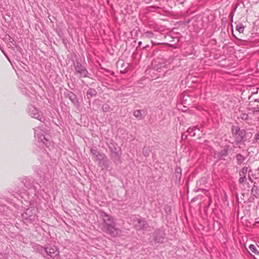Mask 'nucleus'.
<instances>
[{"mask_svg": "<svg viewBox=\"0 0 259 259\" xmlns=\"http://www.w3.org/2000/svg\"><path fill=\"white\" fill-rule=\"evenodd\" d=\"M102 216L103 218L102 230L114 237L120 236L122 231L115 227L116 220L105 213H103Z\"/></svg>", "mask_w": 259, "mask_h": 259, "instance_id": "obj_1", "label": "nucleus"}, {"mask_svg": "<svg viewBox=\"0 0 259 259\" xmlns=\"http://www.w3.org/2000/svg\"><path fill=\"white\" fill-rule=\"evenodd\" d=\"M40 253L44 256L45 254L53 259H58L59 256V252L55 246H49L46 247L41 246L39 249Z\"/></svg>", "mask_w": 259, "mask_h": 259, "instance_id": "obj_2", "label": "nucleus"}, {"mask_svg": "<svg viewBox=\"0 0 259 259\" xmlns=\"http://www.w3.org/2000/svg\"><path fill=\"white\" fill-rule=\"evenodd\" d=\"M34 137L37 139L38 142L42 143L47 147L51 145V141L49 139V136L45 135V132L39 128L34 129Z\"/></svg>", "mask_w": 259, "mask_h": 259, "instance_id": "obj_3", "label": "nucleus"}, {"mask_svg": "<svg viewBox=\"0 0 259 259\" xmlns=\"http://www.w3.org/2000/svg\"><path fill=\"white\" fill-rule=\"evenodd\" d=\"M75 73L79 77H85L89 76V72L85 67L82 66L80 63L76 62L74 65Z\"/></svg>", "mask_w": 259, "mask_h": 259, "instance_id": "obj_4", "label": "nucleus"}, {"mask_svg": "<svg viewBox=\"0 0 259 259\" xmlns=\"http://www.w3.org/2000/svg\"><path fill=\"white\" fill-rule=\"evenodd\" d=\"M232 133L235 136V141L237 143H240L245 135V131L240 130L238 126H233L232 127Z\"/></svg>", "mask_w": 259, "mask_h": 259, "instance_id": "obj_5", "label": "nucleus"}, {"mask_svg": "<svg viewBox=\"0 0 259 259\" xmlns=\"http://www.w3.org/2000/svg\"><path fill=\"white\" fill-rule=\"evenodd\" d=\"M29 113L30 115L34 118H36L39 121H42L44 117H42L41 112L36 109L34 107L31 106L29 108Z\"/></svg>", "mask_w": 259, "mask_h": 259, "instance_id": "obj_6", "label": "nucleus"}, {"mask_svg": "<svg viewBox=\"0 0 259 259\" xmlns=\"http://www.w3.org/2000/svg\"><path fill=\"white\" fill-rule=\"evenodd\" d=\"M34 212H35V210ZM22 216L24 219L29 221L31 223H33L37 220L35 212H32V210L29 209H27L26 212L23 214Z\"/></svg>", "mask_w": 259, "mask_h": 259, "instance_id": "obj_7", "label": "nucleus"}, {"mask_svg": "<svg viewBox=\"0 0 259 259\" xmlns=\"http://www.w3.org/2000/svg\"><path fill=\"white\" fill-rule=\"evenodd\" d=\"M135 227L137 230H145L147 228V224L145 221L139 220L135 224Z\"/></svg>", "mask_w": 259, "mask_h": 259, "instance_id": "obj_8", "label": "nucleus"}, {"mask_svg": "<svg viewBox=\"0 0 259 259\" xmlns=\"http://www.w3.org/2000/svg\"><path fill=\"white\" fill-rule=\"evenodd\" d=\"M228 154V149H224L221 151H217L215 153V155H216L218 157H222L225 156H226Z\"/></svg>", "mask_w": 259, "mask_h": 259, "instance_id": "obj_9", "label": "nucleus"}, {"mask_svg": "<svg viewBox=\"0 0 259 259\" xmlns=\"http://www.w3.org/2000/svg\"><path fill=\"white\" fill-rule=\"evenodd\" d=\"M196 130L199 131V129L198 128L197 126H195L193 127H189L187 130V132L192 136H195L196 135L195 132V131Z\"/></svg>", "mask_w": 259, "mask_h": 259, "instance_id": "obj_10", "label": "nucleus"}, {"mask_svg": "<svg viewBox=\"0 0 259 259\" xmlns=\"http://www.w3.org/2000/svg\"><path fill=\"white\" fill-rule=\"evenodd\" d=\"M105 156H106L105 154L99 152L97 154L93 157V158L95 161H98L99 162L101 160H103Z\"/></svg>", "mask_w": 259, "mask_h": 259, "instance_id": "obj_11", "label": "nucleus"}, {"mask_svg": "<svg viewBox=\"0 0 259 259\" xmlns=\"http://www.w3.org/2000/svg\"><path fill=\"white\" fill-rule=\"evenodd\" d=\"M99 164L101 166H103L104 167H107L109 165V160L107 159V158L105 156L103 160H102L99 162Z\"/></svg>", "mask_w": 259, "mask_h": 259, "instance_id": "obj_12", "label": "nucleus"}, {"mask_svg": "<svg viewBox=\"0 0 259 259\" xmlns=\"http://www.w3.org/2000/svg\"><path fill=\"white\" fill-rule=\"evenodd\" d=\"M134 115L135 117L138 118L139 119H143L144 118L142 114V111L140 110H137L134 112Z\"/></svg>", "mask_w": 259, "mask_h": 259, "instance_id": "obj_13", "label": "nucleus"}, {"mask_svg": "<svg viewBox=\"0 0 259 259\" xmlns=\"http://www.w3.org/2000/svg\"><path fill=\"white\" fill-rule=\"evenodd\" d=\"M236 159L237 163L240 165L244 161L245 158L241 154H238L236 155Z\"/></svg>", "mask_w": 259, "mask_h": 259, "instance_id": "obj_14", "label": "nucleus"}, {"mask_svg": "<svg viewBox=\"0 0 259 259\" xmlns=\"http://www.w3.org/2000/svg\"><path fill=\"white\" fill-rule=\"evenodd\" d=\"M118 65H121V68L122 69L120 70V72L122 73H124L126 72V66H128V64H124V63L122 62V61H119L118 62Z\"/></svg>", "mask_w": 259, "mask_h": 259, "instance_id": "obj_15", "label": "nucleus"}, {"mask_svg": "<svg viewBox=\"0 0 259 259\" xmlns=\"http://www.w3.org/2000/svg\"><path fill=\"white\" fill-rule=\"evenodd\" d=\"M97 94V92L95 89L90 88L87 92V95L90 96V97H93L96 96Z\"/></svg>", "mask_w": 259, "mask_h": 259, "instance_id": "obj_16", "label": "nucleus"}, {"mask_svg": "<svg viewBox=\"0 0 259 259\" xmlns=\"http://www.w3.org/2000/svg\"><path fill=\"white\" fill-rule=\"evenodd\" d=\"M158 234V232H156V236H155V242H157V243L162 242L163 241V236H162L163 233H161V234H160V236H157V235Z\"/></svg>", "mask_w": 259, "mask_h": 259, "instance_id": "obj_17", "label": "nucleus"}, {"mask_svg": "<svg viewBox=\"0 0 259 259\" xmlns=\"http://www.w3.org/2000/svg\"><path fill=\"white\" fill-rule=\"evenodd\" d=\"M244 27L241 24H239L237 25L236 26V30L239 32V33H242L244 31Z\"/></svg>", "mask_w": 259, "mask_h": 259, "instance_id": "obj_18", "label": "nucleus"}, {"mask_svg": "<svg viewBox=\"0 0 259 259\" xmlns=\"http://www.w3.org/2000/svg\"><path fill=\"white\" fill-rule=\"evenodd\" d=\"M69 99L74 104H76L77 102L75 95L72 93L69 95Z\"/></svg>", "mask_w": 259, "mask_h": 259, "instance_id": "obj_19", "label": "nucleus"}, {"mask_svg": "<svg viewBox=\"0 0 259 259\" xmlns=\"http://www.w3.org/2000/svg\"><path fill=\"white\" fill-rule=\"evenodd\" d=\"M248 170V167H244L242 168L240 172V176H246V174Z\"/></svg>", "mask_w": 259, "mask_h": 259, "instance_id": "obj_20", "label": "nucleus"}, {"mask_svg": "<svg viewBox=\"0 0 259 259\" xmlns=\"http://www.w3.org/2000/svg\"><path fill=\"white\" fill-rule=\"evenodd\" d=\"M249 248L253 253H254L255 254H258V252L257 250L256 249V247L255 246V245H254L253 244H251V245H249Z\"/></svg>", "mask_w": 259, "mask_h": 259, "instance_id": "obj_21", "label": "nucleus"}, {"mask_svg": "<svg viewBox=\"0 0 259 259\" xmlns=\"http://www.w3.org/2000/svg\"><path fill=\"white\" fill-rule=\"evenodd\" d=\"M149 153H150V150L148 148L145 147L144 148H143V154L145 156H148L149 155Z\"/></svg>", "mask_w": 259, "mask_h": 259, "instance_id": "obj_22", "label": "nucleus"}, {"mask_svg": "<svg viewBox=\"0 0 259 259\" xmlns=\"http://www.w3.org/2000/svg\"><path fill=\"white\" fill-rule=\"evenodd\" d=\"M145 37L147 38H152L153 36V33L151 31H146L144 34Z\"/></svg>", "mask_w": 259, "mask_h": 259, "instance_id": "obj_23", "label": "nucleus"}, {"mask_svg": "<svg viewBox=\"0 0 259 259\" xmlns=\"http://www.w3.org/2000/svg\"><path fill=\"white\" fill-rule=\"evenodd\" d=\"M246 180V176H240V178L239 180V182L240 183H242L244 182V181Z\"/></svg>", "mask_w": 259, "mask_h": 259, "instance_id": "obj_24", "label": "nucleus"}, {"mask_svg": "<svg viewBox=\"0 0 259 259\" xmlns=\"http://www.w3.org/2000/svg\"><path fill=\"white\" fill-rule=\"evenodd\" d=\"M248 117V116L247 114L243 113V114H242L241 115V118L244 120L247 119Z\"/></svg>", "mask_w": 259, "mask_h": 259, "instance_id": "obj_25", "label": "nucleus"}, {"mask_svg": "<svg viewBox=\"0 0 259 259\" xmlns=\"http://www.w3.org/2000/svg\"><path fill=\"white\" fill-rule=\"evenodd\" d=\"M91 152L93 154V157L95 156L96 154H97L99 152L95 149H92L91 150Z\"/></svg>", "mask_w": 259, "mask_h": 259, "instance_id": "obj_26", "label": "nucleus"}, {"mask_svg": "<svg viewBox=\"0 0 259 259\" xmlns=\"http://www.w3.org/2000/svg\"><path fill=\"white\" fill-rule=\"evenodd\" d=\"M103 108L104 110H107L108 109V106L107 105H104L103 106Z\"/></svg>", "mask_w": 259, "mask_h": 259, "instance_id": "obj_27", "label": "nucleus"}, {"mask_svg": "<svg viewBox=\"0 0 259 259\" xmlns=\"http://www.w3.org/2000/svg\"><path fill=\"white\" fill-rule=\"evenodd\" d=\"M256 111L257 112L259 111V106H258V105H257V106Z\"/></svg>", "mask_w": 259, "mask_h": 259, "instance_id": "obj_28", "label": "nucleus"}, {"mask_svg": "<svg viewBox=\"0 0 259 259\" xmlns=\"http://www.w3.org/2000/svg\"><path fill=\"white\" fill-rule=\"evenodd\" d=\"M256 140H259V134L256 136Z\"/></svg>", "mask_w": 259, "mask_h": 259, "instance_id": "obj_29", "label": "nucleus"}, {"mask_svg": "<svg viewBox=\"0 0 259 259\" xmlns=\"http://www.w3.org/2000/svg\"><path fill=\"white\" fill-rule=\"evenodd\" d=\"M254 101L255 102H258L259 100H258V99H254Z\"/></svg>", "mask_w": 259, "mask_h": 259, "instance_id": "obj_30", "label": "nucleus"}, {"mask_svg": "<svg viewBox=\"0 0 259 259\" xmlns=\"http://www.w3.org/2000/svg\"><path fill=\"white\" fill-rule=\"evenodd\" d=\"M254 189V188H252L251 191H253V190Z\"/></svg>", "mask_w": 259, "mask_h": 259, "instance_id": "obj_31", "label": "nucleus"}, {"mask_svg": "<svg viewBox=\"0 0 259 259\" xmlns=\"http://www.w3.org/2000/svg\"><path fill=\"white\" fill-rule=\"evenodd\" d=\"M254 189V188H252L251 191H253V190Z\"/></svg>", "mask_w": 259, "mask_h": 259, "instance_id": "obj_32", "label": "nucleus"}, {"mask_svg": "<svg viewBox=\"0 0 259 259\" xmlns=\"http://www.w3.org/2000/svg\"><path fill=\"white\" fill-rule=\"evenodd\" d=\"M254 189V188H252L251 191H253V190Z\"/></svg>", "mask_w": 259, "mask_h": 259, "instance_id": "obj_33", "label": "nucleus"}]
</instances>
